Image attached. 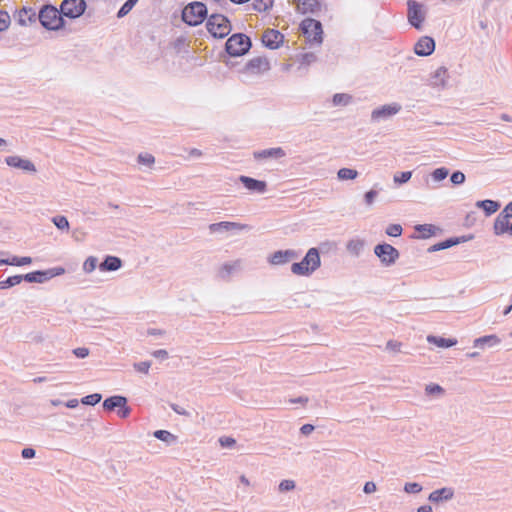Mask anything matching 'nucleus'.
<instances>
[{"instance_id":"obj_3","label":"nucleus","mask_w":512,"mask_h":512,"mask_svg":"<svg viewBox=\"0 0 512 512\" xmlns=\"http://www.w3.org/2000/svg\"><path fill=\"white\" fill-rule=\"evenodd\" d=\"M251 46V39L247 35L236 33L227 39L225 50L231 57H239L245 55Z\"/></svg>"},{"instance_id":"obj_44","label":"nucleus","mask_w":512,"mask_h":512,"mask_svg":"<svg viewBox=\"0 0 512 512\" xmlns=\"http://www.w3.org/2000/svg\"><path fill=\"white\" fill-rule=\"evenodd\" d=\"M412 177V171H404L400 173H396L393 177V180L396 184L401 185L407 183Z\"/></svg>"},{"instance_id":"obj_10","label":"nucleus","mask_w":512,"mask_h":512,"mask_svg":"<svg viewBox=\"0 0 512 512\" xmlns=\"http://www.w3.org/2000/svg\"><path fill=\"white\" fill-rule=\"evenodd\" d=\"M407 5H408L409 23L413 27L419 29L422 25V22L424 21V15L422 13V6L414 0H409L407 2Z\"/></svg>"},{"instance_id":"obj_16","label":"nucleus","mask_w":512,"mask_h":512,"mask_svg":"<svg viewBox=\"0 0 512 512\" xmlns=\"http://www.w3.org/2000/svg\"><path fill=\"white\" fill-rule=\"evenodd\" d=\"M269 69V61L265 57H254L246 64V70L251 73H261Z\"/></svg>"},{"instance_id":"obj_63","label":"nucleus","mask_w":512,"mask_h":512,"mask_svg":"<svg viewBox=\"0 0 512 512\" xmlns=\"http://www.w3.org/2000/svg\"><path fill=\"white\" fill-rule=\"evenodd\" d=\"M35 450L33 448H24L21 452V456L24 459H31L35 457Z\"/></svg>"},{"instance_id":"obj_25","label":"nucleus","mask_w":512,"mask_h":512,"mask_svg":"<svg viewBox=\"0 0 512 512\" xmlns=\"http://www.w3.org/2000/svg\"><path fill=\"white\" fill-rule=\"evenodd\" d=\"M448 175H449V169L448 168H446V167H439V168H436L435 170H433L427 176L425 181H426V184L429 187L435 188V186H431L430 185V180H432L433 182L437 183V182H440V181H443L444 179H446Z\"/></svg>"},{"instance_id":"obj_46","label":"nucleus","mask_w":512,"mask_h":512,"mask_svg":"<svg viewBox=\"0 0 512 512\" xmlns=\"http://www.w3.org/2000/svg\"><path fill=\"white\" fill-rule=\"evenodd\" d=\"M386 234L391 237H399L403 232V228L400 224H390L386 228Z\"/></svg>"},{"instance_id":"obj_33","label":"nucleus","mask_w":512,"mask_h":512,"mask_svg":"<svg viewBox=\"0 0 512 512\" xmlns=\"http://www.w3.org/2000/svg\"><path fill=\"white\" fill-rule=\"evenodd\" d=\"M154 436L167 444L176 442V436L167 430H157L154 432Z\"/></svg>"},{"instance_id":"obj_29","label":"nucleus","mask_w":512,"mask_h":512,"mask_svg":"<svg viewBox=\"0 0 512 512\" xmlns=\"http://www.w3.org/2000/svg\"><path fill=\"white\" fill-rule=\"evenodd\" d=\"M240 267V261H234L231 263H224L218 271V276L221 279H228L231 274Z\"/></svg>"},{"instance_id":"obj_7","label":"nucleus","mask_w":512,"mask_h":512,"mask_svg":"<svg viewBox=\"0 0 512 512\" xmlns=\"http://www.w3.org/2000/svg\"><path fill=\"white\" fill-rule=\"evenodd\" d=\"M374 254L379 258L381 264L385 267L394 265L400 256L399 251L388 243L376 245L374 247Z\"/></svg>"},{"instance_id":"obj_8","label":"nucleus","mask_w":512,"mask_h":512,"mask_svg":"<svg viewBox=\"0 0 512 512\" xmlns=\"http://www.w3.org/2000/svg\"><path fill=\"white\" fill-rule=\"evenodd\" d=\"M401 109L402 106L397 102L382 105L378 108H375L371 112V121L380 122L388 120L392 118L394 115L398 114L401 111Z\"/></svg>"},{"instance_id":"obj_27","label":"nucleus","mask_w":512,"mask_h":512,"mask_svg":"<svg viewBox=\"0 0 512 512\" xmlns=\"http://www.w3.org/2000/svg\"><path fill=\"white\" fill-rule=\"evenodd\" d=\"M447 68L444 66L439 67L433 74L431 84L434 87H442L446 86V78H447Z\"/></svg>"},{"instance_id":"obj_9","label":"nucleus","mask_w":512,"mask_h":512,"mask_svg":"<svg viewBox=\"0 0 512 512\" xmlns=\"http://www.w3.org/2000/svg\"><path fill=\"white\" fill-rule=\"evenodd\" d=\"M85 9L86 2L84 0H64L60 6L62 15L70 19L80 17Z\"/></svg>"},{"instance_id":"obj_36","label":"nucleus","mask_w":512,"mask_h":512,"mask_svg":"<svg viewBox=\"0 0 512 512\" xmlns=\"http://www.w3.org/2000/svg\"><path fill=\"white\" fill-rule=\"evenodd\" d=\"M22 282V275H14L6 280L0 281V289H6L18 285Z\"/></svg>"},{"instance_id":"obj_24","label":"nucleus","mask_w":512,"mask_h":512,"mask_svg":"<svg viewBox=\"0 0 512 512\" xmlns=\"http://www.w3.org/2000/svg\"><path fill=\"white\" fill-rule=\"evenodd\" d=\"M365 241L362 239H351L346 244L347 252L353 257H359L363 252Z\"/></svg>"},{"instance_id":"obj_17","label":"nucleus","mask_w":512,"mask_h":512,"mask_svg":"<svg viewBox=\"0 0 512 512\" xmlns=\"http://www.w3.org/2000/svg\"><path fill=\"white\" fill-rule=\"evenodd\" d=\"M510 228H511V224L509 223V218L500 212L494 221V225H493L494 234L496 236H500L505 233H509Z\"/></svg>"},{"instance_id":"obj_64","label":"nucleus","mask_w":512,"mask_h":512,"mask_svg":"<svg viewBox=\"0 0 512 512\" xmlns=\"http://www.w3.org/2000/svg\"><path fill=\"white\" fill-rule=\"evenodd\" d=\"M501 213L509 219L512 218V201L504 207Z\"/></svg>"},{"instance_id":"obj_45","label":"nucleus","mask_w":512,"mask_h":512,"mask_svg":"<svg viewBox=\"0 0 512 512\" xmlns=\"http://www.w3.org/2000/svg\"><path fill=\"white\" fill-rule=\"evenodd\" d=\"M97 263H98V259L94 256H89L84 264H83V270L86 272V273H91L92 271L95 270V268L97 267Z\"/></svg>"},{"instance_id":"obj_53","label":"nucleus","mask_w":512,"mask_h":512,"mask_svg":"<svg viewBox=\"0 0 512 512\" xmlns=\"http://www.w3.org/2000/svg\"><path fill=\"white\" fill-rule=\"evenodd\" d=\"M378 196V191L374 190V189H371L369 191H367L365 194H364V202L367 206H371L376 197Z\"/></svg>"},{"instance_id":"obj_51","label":"nucleus","mask_w":512,"mask_h":512,"mask_svg":"<svg viewBox=\"0 0 512 512\" xmlns=\"http://www.w3.org/2000/svg\"><path fill=\"white\" fill-rule=\"evenodd\" d=\"M138 162L142 165L151 166L155 162V158L153 155L149 153L139 154Z\"/></svg>"},{"instance_id":"obj_61","label":"nucleus","mask_w":512,"mask_h":512,"mask_svg":"<svg viewBox=\"0 0 512 512\" xmlns=\"http://www.w3.org/2000/svg\"><path fill=\"white\" fill-rule=\"evenodd\" d=\"M73 354L77 358H85V357H87L89 355V349L85 348V347H78V348L73 350Z\"/></svg>"},{"instance_id":"obj_18","label":"nucleus","mask_w":512,"mask_h":512,"mask_svg":"<svg viewBox=\"0 0 512 512\" xmlns=\"http://www.w3.org/2000/svg\"><path fill=\"white\" fill-rule=\"evenodd\" d=\"M454 496V491L452 488L443 487L441 489L434 490L428 496V500L434 503H439L441 501L451 500Z\"/></svg>"},{"instance_id":"obj_47","label":"nucleus","mask_w":512,"mask_h":512,"mask_svg":"<svg viewBox=\"0 0 512 512\" xmlns=\"http://www.w3.org/2000/svg\"><path fill=\"white\" fill-rule=\"evenodd\" d=\"M425 392L427 395L440 396L444 393V389L438 384H428L425 387Z\"/></svg>"},{"instance_id":"obj_37","label":"nucleus","mask_w":512,"mask_h":512,"mask_svg":"<svg viewBox=\"0 0 512 512\" xmlns=\"http://www.w3.org/2000/svg\"><path fill=\"white\" fill-rule=\"evenodd\" d=\"M415 230L421 233V238H429L434 234L435 227L430 224H419L415 227Z\"/></svg>"},{"instance_id":"obj_62","label":"nucleus","mask_w":512,"mask_h":512,"mask_svg":"<svg viewBox=\"0 0 512 512\" xmlns=\"http://www.w3.org/2000/svg\"><path fill=\"white\" fill-rule=\"evenodd\" d=\"M376 491V484L372 481H368L364 484L363 492L366 494H371Z\"/></svg>"},{"instance_id":"obj_32","label":"nucleus","mask_w":512,"mask_h":512,"mask_svg":"<svg viewBox=\"0 0 512 512\" xmlns=\"http://www.w3.org/2000/svg\"><path fill=\"white\" fill-rule=\"evenodd\" d=\"M357 176L358 172L351 168H341L337 172V177L339 180H353L357 178Z\"/></svg>"},{"instance_id":"obj_35","label":"nucleus","mask_w":512,"mask_h":512,"mask_svg":"<svg viewBox=\"0 0 512 512\" xmlns=\"http://www.w3.org/2000/svg\"><path fill=\"white\" fill-rule=\"evenodd\" d=\"M351 100H352V96L349 94H345V93H336L332 99L333 104L335 106H340V105L346 106L351 103Z\"/></svg>"},{"instance_id":"obj_6","label":"nucleus","mask_w":512,"mask_h":512,"mask_svg":"<svg viewBox=\"0 0 512 512\" xmlns=\"http://www.w3.org/2000/svg\"><path fill=\"white\" fill-rule=\"evenodd\" d=\"M301 30L310 44L320 45L323 41V29L320 21L306 18L301 22Z\"/></svg>"},{"instance_id":"obj_5","label":"nucleus","mask_w":512,"mask_h":512,"mask_svg":"<svg viewBox=\"0 0 512 512\" xmlns=\"http://www.w3.org/2000/svg\"><path fill=\"white\" fill-rule=\"evenodd\" d=\"M207 17V7L202 2H192L184 7L182 11V20L190 25L197 26Z\"/></svg>"},{"instance_id":"obj_22","label":"nucleus","mask_w":512,"mask_h":512,"mask_svg":"<svg viewBox=\"0 0 512 512\" xmlns=\"http://www.w3.org/2000/svg\"><path fill=\"white\" fill-rule=\"evenodd\" d=\"M122 267V260L116 256H106L105 259L99 264L101 271H117Z\"/></svg>"},{"instance_id":"obj_42","label":"nucleus","mask_w":512,"mask_h":512,"mask_svg":"<svg viewBox=\"0 0 512 512\" xmlns=\"http://www.w3.org/2000/svg\"><path fill=\"white\" fill-rule=\"evenodd\" d=\"M32 263V258L25 256V257H17L13 256L9 258V265L11 266H24Z\"/></svg>"},{"instance_id":"obj_43","label":"nucleus","mask_w":512,"mask_h":512,"mask_svg":"<svg viewBox=\"0 0 512 512\" xmlns=\"http://www.w3.org/2000/svg\"><path fill=\"white\" fill-rule=\"evenodd\" d=\"M102 399V395L99 393H93L87 395L81 399L82 404L94 406L98 404Z\"/></svg>"},{"instance_id":"obj_30","label":"nucleus","mask_w":512,"mask_h":512,"mask_svg":"<svg viewBox=\"0 0 512 512\" xmlns=\"http://www.w3.org/2000/svg\"><path fill=\"white\" fill-rule=\"evenodd\" d=\"M25 280L29 283H44L48 280V277L45 274V270H37L34 272L27 273L22 275V281Z\"/></svg>"},{"instance_id":"obj_49","label":"nucleus","mask_w":512,"mask_h":512,"mask_svg":"<svg viewBox=\"0 0 512 512\" xmlns=\"http://www.w3.org/2000/svg\"><path fill=\"white\" fill-rule=\"evenodd\" d=\"M406 493L417 494L422 491V486L417 482H408L404 486Z\"/></svg>"},{"instance_id":"obj_58","label":"nucleus","mask_w":512,"mask_h":512,"mask_svg":"<svg viewBox=\"0 0 512 512\" xmlns=\"http://www.w3.org/2000/svg\"><path fill=\"white\" fill-rule=\"evenodd\" d=\"M316 59H317V57H316V55L314 53H312V52L305 53L301 57V63L309 65V64L315 62Z\"/></svg>"},{"instance_id":"obj_38","label":"nucleus","mask_w":512,"mask_h":512,"mask_svg":"<svg viewBox=\"0 0 512 512\" xmlns=\"http://www.w3.org/2000/svg\"><path fill=\"white\" fill-rule=\"evenodd\" d=\"M137 2H138V0H127L121 6V8L118 10L117 17L123 18L124 16H126L133 9V7L137 4Z\"/></svg>"},{"instance_id":"obj_13","label":"nucleus","mask_w":512,"mask_h":512,"mask_svg":"<svg viewBox=\"0 0 512 512\" xmlns=\"http://www.w3.org/2000/svg\"><path fill=\"white\" fill-rule=\"evenodd\" d=\"M435 49V41L428 36L421 37L415 44L414 51L419 56H429Z\"/></svg>"},{"instance_id":"obj_15","label":"nucleus","mask_w":512,"mask_h":512,"mask_svg":"<svg viewBox=\"0 0 512 512\" xmlns=\"http://www.w3.org/2000/svg\"><path fill=\"white\" fill-rule=\"evenodd\" d=\"M5 162L8 166L21 169L27 172H36L35 165L28 159H23L19 156H8L5 159Z\"/></svg>"},{"instance_id":"obj_12","label":"nucleus","mask_w":512,"mask_h":512,"mask_svg":"<svg viewBox=\"0 0 512 512\" xmlns=\"http://www.w3.org/2000/svg\"><path fill=\"white\" fill-rule=\"evenodd\" d=\"M284 36L278 30L268 29L262 36V43L269 49H277L283 42Z\"/></svg>"},{"instance_id":"obj_2","label":"nucleus","mask_w":512,"mask_h":512,"mask_svg":"<svg viewBox=\"0 0 512 512\" xmlns=\"http://www.w3.org/2000/svg\"><path fill=\"white\" fill-rule=\"evenodd\" d=\"M38 20L48 30H58L64 26L61 11L51 5H46L39 11Z\"/></svg>"},{"instance_id":"obj_26","label":"nucleus","mask_w":512,"mask_h":512,"mask_svg":"<svg viewBox=\"0 0 512 512\" xmlns=\"http://www.w3.org/2000/svg\"><path fill=\"white\" fill-rule=\"evenodd\" d=\"M500 203L498 201L486 199L480 200L476 202V207L484 210L486 216H490L496 213L500 208Z\"/></svg>"},{"instance_id":"obj_28","label":"nucleus","mask_w":512,"mask_h":512,"mask_svg":"<svg viewBox=\"0 0 512 512\" xmlns=\"http://www.w3.org/2000/svg\"><path fill=\"white\" fill-rule=\"evenodd\" d=\"M427 341L431 344H435L436 346L440 348H449L457 344V340L453 338H444V337H438L429 335L427 337Z\"/></svg>"},{"instance_id":"obj_34","label":"nucleus","mask_w":512,"mask_h":512,"mask_svg":"<svg viewBox=\"0 0 512 512\" xmlns=\"http://www.w3.org/2000/svg\"><path fill=\"white\" fill-rule=\"evenodd\" d=\"M499 343H500V340L496 335H488V336L477 338L474 341V346L478 347V346H482L484 344L493 346V345H496Z\"/></svg>"},{"instance_id":"obj_41","label":"nucleus","mask_w":512,"mask_h":512,"mask_svg":"<svg viewBox=\"0 0 512 512\" xmlns=\"http://www.w3.org/2000/svg\"><path fill=\"white\" fill-rule=\"evenodd\" d=\"M28 7H23L14 15V20L20 26H27Z\"/></svg>"},{"instance_id":"obj_20","label":"nucleus","mask_w":512,"mask_h":512,"mask_svg":"<svg viewBox=\"0 0 512 512\" xmlns=\"http://www.w3.org/2000/svg\"><path fill=\"white\" fill-rule=\"evenodd\" d=\"M247 226L236 223V222H228V221H222L219 223H213L209 226V229L211 232H222V231H232V230H243Z\"/></svg>"},{"instance_id":"obj_50","label":"nucleus","mask_w":512,"mask_h":512,"mask_svg":"<svg viewBox=\"0 0 512 512\" xmlns=\"http://www.w3.org/2000/svg\"><path fill=\"white\" fill-rule=\"evenodd\" d=\"M296 484H295V481L293 480H282L280 483H279V491L280 492H288V491H292L294 488H295Z\"/></svg>"},{"instance_id":"obj_55","label":"nucleus","mask_w":512,"mask_h":512,"mask_svg":"<svg viewBox=\"0 0 512 512\" xmlns=\"http://www.w3.org/2000/svg\"><path fill=\"white\" fill-rule=\"evenodd\" d=\"M64 273H65V269L62 267H54V268L45 270V274L48 277V280L55 276L62 275Z\"/></svg>"},{"instance_id":"obj_19","label":"nucleus","mask_w":512,"mask_h":512,"mask_svg":"<svg viewBox=\"0 0 512 512\" xmlns=\"http://www.w3.org/2000/svg\"><path fill=\"white\" fill-rule=\"evenodd\" d=\"M286 156L285 151L281 147L269 148L254 152L255 159H279Z\"/></svg>"},{"instance_id":"obj_14","label":"nucleus","mask_w":512,"mask_h":512,"mask_svg":"<svg viewBox=\"0 0 512 512\" xmlns=\"http://www.w3.org/2000/svg\"><path fill=\"white\" fill-rule=\"evenodd\" d=\"M239 181L244 185L246 189L252 192L263 194L267 189L265 181L257 180L249 176L241 175Z\"/></svg>"},{"instance_id":"obj_57","label":"nucleus","mask_w":512,"mask_h":512,"mask_svg":"<svg viewBox=\"0 0 512 512\" xmlns=\"http://www.w3.org/2000/svg\"><path fill=\"white\" fill-rule=\"evenodd\" d=\"M219 443L224 448H231L236 444V440L232 437H221Z\"/></svg>"},{"instance_id":"obj_40","label":"nucleus","mask_w":512,"mask_h":512,"mask_svg":"<svg viewBox=\"0 0 512 512\" xmlns=\"http://www.w3.org/2000/svg\"><path fill=\"white\" fill-rule=\"evenodd\" d=\"M53 224L59 230H68L69 229V221L65 216L57 215L52 218Z\"/></svg>"},{"instance_id":"obj_1","label":"nucleus","mask_w":512,"mask_h":512,"mask_svg":"<svg viewBox=\"0 0 512 512\" xmlns=\"http://www.w3.org/2000/svg\"><path fill=\"white\" fill-rule=\"evenodd\" d=\"M321 265L320 254L317 248H310L302 261L291 265V272L299 276H310Z\"/></svg>"},{"instance_id":"obj_56","label":"nucleus","mask_w":512,"mask_h":512,"mask_svg":"<svg viewBox=\"0 0 512 512\" xmlns=\"http://www.w3.org/2000/svg\"><path fill=\"white\" fill-rule=\"evenodd\" d=\"M402 343L395 341V340H389L386 343V350L390 352H400L401 351Z\"/></svg>"},{"instance_id":"obj_23","label":"nucleus","mask_w":512,"mask_h":512,"mask_svg":"<svg viewBox=\"0 0 512 512\" xmlns=\"http://www.w3.org/2000/svg\"><path fill=\"white\" fill-rule=\"evenodd\" d=\"M127 404V398L121 395L108 397L103 402V408L107 411H113L120 406Z\"/></svg>"},{"instance_id":"obj_54","label":"nucleus","mask_w":512,"mask_h":512,"mask_svg":"<svg viewBox=\"0 0 512 512\" xmlns=\"http://www.w3.org/2000/svg\"><path fill=\"white\" fill-rule=\"evenodd\" d=\"M150 367H151V362H149V361H142V362L134 363L135 370H137L138 372L144 373V374H147L149 372Z\"/></svg>"},{"instance_id":"obj_4","label":"nucleus","mask_w":512,"mask_h":512,"mask_svg":"<svg viewBox=\"0 0 512 512\" xmlns=\"http://www.w3.org/2000/svg\"><path fill=\"white\" fill-rule=\"evenodd\" d=\"M208 32L214 38H225L231 32V24L229 19L222 14H212L206 22Z\"/></svg>"},{"instance_id":"obj_48","label":"nucleus","mask_w":512,"mask_h":512,"mask_svg":"<svg viewBox=\"0 0 512 512\" xmlns=\"http://www.w3.org/2000/svg\"><path fill=\"white\" fill-rule=\"evenodd\" d=\"M465 174L461 171H454L450 176V181L454 185H461L465 182Z\"/></svg>"},{"instance_id":"obj_31","label":"nucleus","mask_w":512,"mask_h":512,"mask_svg":"<svg viewBox=\"0 0 512 512\" xmlns=\"http://www.w3.org/2000/svg\"><path fill=\"white\" fill-rule=\"evenodd\" d=\"M460 242L461 241L459 238L451 237V238H448V239L441 241L437 244L432 245L431 247L428 248V252H436V251L448 249L450 247H453V246L459 244Z\"/></svg>"},{"instance_id":"obj_39","label":"nucleus","mask_w":512,"mask_h":512,"mask_svg":"<svg viewBox=\"0 0 512 512\" xmlns=\"http://www.w3.org/2000/svg\"><path fill=\"white\" fill-rule=\"evenodd\" d=\"M273 6V0H254L253 8L258 12H265Z\"/></svg>"},{"instance_id":"obj_59","label":"nucleus","mask_w":512,"mask_h":512,"mask_svg":"<svg viewBox=\"0 0 512 512\" xmlns=\"http://www.w3.org/2000/svg\"><path fill=\"white\" fill-rule=\"evenodd\" d=\"M131 413V408L125 404L124 406H120L117 410V414L120 418H127Z\"/></svg>"},{"instance_id":"obj_21","label":"nucleus","mask_w":512,"mask_h":512,"mask_svg":"<svg viewBox=\"0 0 512 512\" xmlns=\"http://www.w3.org/2000/svg\"><path fill=\"white\" fill-rule=\"evenodd\" d=\"M297 10L302 14H315L320 10V3L318 0H298Z\"/></svg>"},{"instance_id":"obj_11","label":"nucleus","mask_w":512,"mask_h":512,"mask_svg":"<svg viewBox=\"0 0 512 512\" xmlns=\"http://www.w3.org/2000/svg\"><path fill=\"white\" fill-rule=\"evenodd\" d=\"M299 257V253L292 249L287 250H279L274 252L270 258L269 262L273 265H283L288 263L291 260L297 259Z\"/></svg>"},{"instance_id":"obj_52","label":"nucleus","mask_w":512,"mask_h":512,"mask_svg":"<svg viewBox=\"0 0 512 512\" xmlns=\"http://www.w3.org/2000/svg\"><path fill=\"white\" fill-rule=\"evenodd\" d=\"M11 18L5 11H0V32L8 28Z\"/></svg>"},{"instance_id":"obj_60","label":"nucleus","mask_w":512,"mask_h":512,"mask_svg":"<svg viewBox=\"0 0 512 512\" xmlns=\"http://www.w3.org/2000/svg\"><path fill=\"white\" fill-rule=\"evenodd\" d=\"M37 20L38 14L36 13V11L33 8L28 7L27 25L36 23Z\"/></svg>"}]
</instances>
